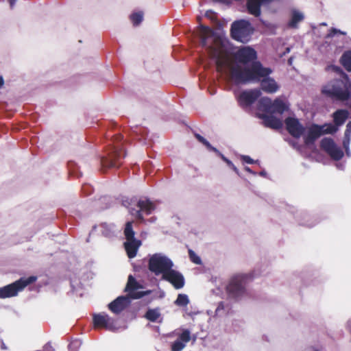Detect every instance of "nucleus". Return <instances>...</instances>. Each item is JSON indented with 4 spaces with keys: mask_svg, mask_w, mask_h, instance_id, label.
<instances>
[{
    "mask_svg": "<svg viewBox=\"0 0 351 351\" xmlns=\"http://www.w3.org/2000/svg\"><path fill=\"white\" fill-rule=\"evenodd\" d=\"M199 35L202 47H207L210 57L215 61L217 71L226 74L237 84H241L234 79L235 74H244L252 71L254 66L261 64L256 60V52L250 47H243L234 54V60L231 58L226 49L216 43L213 46H208L207 39L213 36V32L208 27L202 25Z\"/></svg>",
    "mask_w": 351,
    "mask_h": 351,
    "instance_id": "f257e3e1",
    "label": "nucleus"
},
{
    "mask_svg": "<svg viewBox=\"0 0 351 351\" xmlns=\"http://www.w3.org/2000/svg\"><path fill=\"white\" fill-rule=\"evenodd\" d=\"M272 71L269 68L263 67L261 64H256L254 66L252 71L244 74H235L234 79L241 84L260 82L261 89L269 94L276 93L280 86L276 80L269 77Z\"/></svg>",
    "mask_w": 351,
    "mask_h": 351,
    "instance_id": "f03ea898",
    "label": "nucleus"
},
{
    "mask_svg": "<svg viewBox=\"0 0 351 351\" xmlns=\"http://www.w3.org/2000/svg\"><path fill=\"white\" fill-rule=\"evenodd\" d=\"M322 92L332 98L346 100L351 93V82L348 75L342 73L341 79L334 80L324 86Z\"/></svg>",
    "mask_w": 351,
    "mask_h": 351,
    "instance_id": "7ed1b4c3",
    "label": "nucleus"
},
{
    "mask_svg": "<svg viewBox=\"0 0 351 351\" xmlns=\"http://www.w3.org/2000/svg\"><path fill=\"white\" fill-rule=\"evenodd\" d=\"M252 277L250 274H237L229 280L226 286L228 295L233 299H238L245 293V287L247 282L252 280Z\"/></svg>",
    "mask_w": 351,
    "mask_h": 351,
    "instance_id": "20e7f679",
    "label": "nucleus"
},
{
    "mask_svg": "<svg viewBox=\"0 0 351 351\" xmlns=\"http://www.w3.org/2000/svg\"><path fill=\"white\" fill-rule=\"evenodd\" d=\"M37 277L31 276L27 278L22 277L15 282L0 288V298L15 297L22 291L27 286L35 282Z\"/></svg>",
    "mask_w": 351,
    "mask_h": 351,
    "instance_id": "39448f33",
    "label": "nucleus"
},
{
    "mask_svg": "<svg viewBox=\"0 0 351 351\" xmlns=\"http://www.w3.org/2000/svg\"><path fill=\"white\" fill-rule=\"evenodd\" d=\"M252 32L253 29L251 24L245 20L235 21L231 27L232 38L241 43L248 42Z\"/></svg>",
    "mask_w": 351,
    "mask_h": 351,
    "instance_id": "423d86ee",
    "label": "nucleus"
},
{
    "mask_svg": "<svg viewBox=\"0 0 351 351\" xmlns=\"http://www.w3.org/2000/svg\"><path fill=\"white\" fill-rule=\"evenodd\" d=\"M134 234L132 222H127L124 229V235L126 239V241L124 243V247L128 257L130 258L136 256L138 250L141 245V241L135 239Z\"/></svg>",
    "mask_w": 351,
    "mask_h": 351,
    "instance_id": "0eeeda50",
    "label": "nucleus"
},
{
    "mask_svg": "<svg viewBox=\"0 0 351 351\" xmlns=\"http://www.w3.org/2000/svg\"><path fill=\"white\" fill-rule=\"evenodd\" d=\"M337 131V128L332 124L325 125L322 127L313 125L308 130L307 134L304 137V143L306 145H309L318 138L321 134H332Z\"/></svg>",
    "mask_w": 351,
    "mask_h": 351,
    "instance_id": "6e6552de",
    "label": "nucleus"
},
{
    "mask_svg": "<svg viewBox=\"0 0 351 351\" xmlns=\"http://www.w3.org/2000/svg\"><path fill=\"white\" fill-rule=\"evenodd\" d=\"M261 94L260 90L251 89L243 90L236 97L239 105L243 108H245L250 107L261 96Z\"/></svg>",
    "mask_w": 351,
    "mask_h": 351,
    "instance_id": "1a4fd4ad",
    "label": "nucleus"
},
{
    "mask_svg": "<svg viewBox=\"0 0 351 351\" xmlns=\"http://www.w3.org/2000/svg\"><path fill=\"white\" fill-rule=\"evenodd\" d=\"M141 288H142V285L136 280L132 275H130L124 289V291L128 293L126 295L130 299H140L149 293L148 291H136Z\"/></svg>",
    "mask_w": 351,
    "mask_h": 351,
    "instance_id": "9d476101",
    "label": "nucleus"
},
{
    "mask_svg": "<svg viewBox=\"0 0 351 351\" xmlns=\"http://www.w3.org/2000/svg\"><path fill=\"white\" fill-rule=\"evenodd\" d=\"M322 148L330 155V156L335 160H340L343 156V152L333 141L332 139L325 138L321 141Z\"/></svg>",
    "mask_w": 351,
    "mask_h": 351,
    "instance_id": "9b49d317",
    "label": "nucleus"
},
{
    "mask_svg": "<svg viewBox=\"0 0 351 351\" xmlns=\"http://www.w3.org/2000/svg\"><path fill=\"white\" fill-rule=\"evenodd\" d=\"M137 206L138 210L130 209V213L135 217L143 220V214L149 215L154 209L155 206L148 199H140Z\"/></svg>",
    "mask_w": 351,
    "mask_h": 351,
    "instance_id": "f8f14e48",
    "label": "nucleus"
},
{
    "mask_svg": "<svg viewBox=\"0 0 351 351\" xmlns=\"http://www.w3.org/2000/svg\"><path fill=\"white\" fill-rule=\"evenodd\" d=\"M93 324L95 328H104L112 330L114 328V320L106 313L93 315Z\"/></svg>",
    "mask_w": 351,
    "mask_h": 351,
    "instance_id": "ddd939ff",
    "label": "nucleus"
},
{
    "mask_svg": "<svg viewBox=\"0 0 351 351\" xmlns=\"http://www.w3.org/2000/svg\"><path fill=\"white\" fill-rule=\"evenodd\" d=\"M285 124L287 131L293 137L299 138L303 134L304 128L298 119L288 117L285 119Z\"/></svg>",
    "mask_w": 351,
    "mask_h": 351,
    "instance_id": "4468645a",
    "label": "nucleus"
},
{
    "mask_svg": "<svg viewBox=\"0 0 351 351\" xmlns=\"http://www.w3.org/2000/svg\"><path fill=\"white\" fill-rule=\"evenodd\" d=\"M131 299L127 295L117 298L108 304V308L114 313L119 314L130 306Z\"/></svg>",
    "mask_w": 351,
    "mask_h": 351,
    "instance_id": "2eb2a0df",
    "label": "nucleus"
},
{
    "mask_svg": "<svg viewBox=\"0 0 351 351\" xmlns=\"http://www.w3.org/2000/svg\"><path fill=\"white\" fill-rule=\"evenodd\" d=\"M164 279L171 283L177 289L182 288L184 285L183 276L178 271L171 269V268L169 270L165 272Z\"/></svg>",
    "mask_w": 351,
    "mask_h": 351,
    "instance_id": "dca6fc26",
    "label": "nucleus"
},
{
    "mask_svg": "<svg viewBox=\"0 0 351 351\" xmlns=\"http://www.w3.org/2000/svg\"><path fill=\"white\" fill-rule=\"evenodd\" d=\"M258 117L263 120V123L266 127L274 129H279L282 126V120L275 117L274 115L260 114Z\"/></svg>",
    "mask_w": 351,
    "mask_h": 351,
    "instance_id": "f3484780",
    "label": "nucleus"
},
{
    "mask_svg": "<svg viewBox=\"0 0 351 351\" xmlns=\"http://www.w3.org/2000/svg\"><path fill=\"white\" fill-rule=\"evenodd\" d=\"M338 34L345 36L346 35V32H342L339 29H337L336 28H331L328 33L325 36V42L321 45L320 49L325 52H328L331 51L332 46L329 44H328V40L333 38L334 37L337 36Z\"/></svg>",
    "mask_w": 351,
    "mask_h": 351,
    "instance_id": "a211bd4d",
    "label": "nucleus"
},
{
    "mask_svg": "<svg viewBox=\"0 0 351 351\" xmlns=\"http://www.w3.org/2000/svg\"><path fill=\"white\" fill-rule=\"evenodd\" d=\"M304 19V14L295 9H293L291 12V19L288 23V26L291 28H296L298 24L302 21Z\"/></svg>",
    "mask_w": 351,
    "mask_h": 351,
    "instance_id": "6ab92c4d",
    "label": "nucleus"
},
{
    "mask_svg": "<svg viewBox=\"0 0 351 351\" xmlns=\"http://www.w3.org/2000/svg\"><path fill=\"white\" fill-rule=\"evenodd\" d=\"M120 155V152L119 150H114L109 158H104L101 159V162L103 167H117L115 162V159L119 158Z\"/></svg>",
    "mask_w": 351,
    "mask_h": 351,
    "instance_id": "aec40b11",
    "label": "nucleus"
},
{
    "mask_svg": "<svg viewBox=\"0 0 351 351\" xmlns=\"http://www.w3.org/2000/svg\"><path fill=\"white\" fill-rule=\"evenodd\" d=\"M288 109L287 105L281 99H276L273 101L272 106L270 110L271 114H282Z\"/></svg>",
    "mask_w": 351,
    "mask_h": 351,
    "instance_id": "412c9836",
    "label": "nucleus"
},
{
    "mask_svg": "<svg viewBox=\"0 0 351 351\" xmlns=\"http://www.w3.org/2000/svg\"><path fill=\"white\" fill-rule=\"evenodd\" d=\"M348 117V112L346 110H339L336 111L333 114L334 121L335 123V126L338 129L337 127L343 124Z\"/></svg>",
    "mask_w": 351,
    "mask_h": 351,
    "instance_id": "4be33fe9",
    "label": "nucleus"
},
{
    "mask_svg": "<svg viewBox=\"0 0 351 351\" xmlns=\"http://www.w3.org/2000/svg\"><path fill=\"white\" fill-rule=\"evenodd\" d=\"M149 263H173L171 259L162 253L153 254L149 260Z\"/></svg>",
    "mask_w": 351,
    "mask_h": 351,
    "instance_id": "5701e85b",
    "label": "nucleus"
},
{
    "mask_svg": "<svg viewBox=\"0 0 351 351\" xmlns=\"http://www.w3.org/2000/svg\"><path fill=\"white\" fill-rule=\"evenodd\" d=\"M272 104L273 101L270 98L267 97H262L258 101V110L266 113H269L272 106Z\"/></svg>",
    "mask_w": 351,
    "mask_h": 351,
    "instance_id": "b1692460",
    "label": "nucleus"
},
{
    "mask_svg": "<svg viewBox=\"0 0 351 351\" xmlns=\"http://www.w3.org/2000/svg\"><path fill=\"white\" fill-rule=\"evenodd\" d=\"M350 133H351V121L348 122L346 125V130L344 134V139L343 141V145L346 149V154L350 156V152L349 149V145L350 142Z\"/></svg>",
    "mask_w": 351,
    "mask_h": 351,
    "instance_id": "393cba45",
    "label": "nucleus"
},
{
    "mask_svg": "<svg viewBox=\"0 0 351 351\" xmlns=\"http://www.w3.org/2000/svg\"><path fill=\"white\" fill-rule=\"evenodd\" d=\"M173 265H148L149 269L156 274L162 273L163 275L166 271L170 269Z\"/></svg>",
    "mask_w": 351,
    "mask_h": 351,
    "instance_id": "a878e982",
    "label": "nucleus"
},
{
    "mask_svg": "<svg viewBox=\"0 0 351 351\" xmlns=\"http://www.w3.org/2000/svg\"><path fill=\"white\" fill-rule=\"evenodd\" d=\"M341 63L349 72H351V51L345 52L341 58Z\"/></svg>",
    "mask_w": 351,
    "mask_h": 351,
    "instance_id": "bb28decb",
    "label": "nucleus"
},
{
    "mask_svg": "<svg viewBox=\"0 0 351 351\" xmlns=\"http://www.w3.org/2000/svg\"><path fill=\"white\" fill-rule=\"evenodd\" d=\"M160 313L158 309H149L145 315V317L150 322H156L160 317Z\"/></svg>",
    "mask_w": 351,
    "mask_h": 351,
    "instance_id": "cd10ccee",
    "label": "nucleus"
},
{
    "mask_svg": "<svg viewBox=\"0 0 351 351\" xmlns=\"http://www.w3.org/2000/svg\"><path fill=\"white\" fill-rule=\"evenodd\" d=\"M100 228L101 233L106 237H110L114 231V226L106 223H102Z\"/></svg>",
    "mask_w": 351,
    "mask_h": 351,
    "instance_id": "c85d7f7f",
    "label": "nucleus"
},
{
    "mask_svg": "<svg viewBox=\"0 0 351 351\" xmlns=\"http://www.w3.org/2000/svg\"><path fill=\"white\" fill-rule=\"evenodd\" d=\"M174 303L179 306H186L189 303V300L187 295L180 293Z\"/></svg>",
    "mask_w": 351,
    "mask_h": 351,
    "instance_id": "c756f323",
    "label": "nucleus"
},
{
    "mask_svg": "<svg viewBox=\"0 0 351 351\" xmlns=\"http://www.w3.org/2000/svg\"><path fill=\"white\" fill-rule=\"evenodd\" d=\"M134 25H138L141 23L143 19V14L141 12L134 13L130 16Z\"/></svg>",
    "mask_w": 351,
    "mask_h": 351,
    "instance_id": "7c9ffc66",
    "label": "nucleus"
},
{
    "mask_svg": "<svg viewBox=\"0 0 351 351\" xmlns=\"http://www.w3.org/2000/svg\"><path fill=\"white\" fill-rule=\"evenodd\" d=\"M196 138L199 140V141L202 143L209 150L213 152H217V149L213 147L206 139H205L199 134H196Z\"/></svg>",
    "mask_w": 351,
    "mask_h": 351,
    "instance_id": "2f4dec72",
    "label": "nucleus"
},
{
    "mask_svg": "<svg viewBox=\"0 0 351 351\" xmlns=\"http://www.w3.org/2000/svg\"><path fill=\"white\" fill-rule=\"evenodd\" d=\"M190 261L193 263H202L201 258L192 250H189Z\"/></svg>",
    "mask_w": 351,
    "mask_h": 351,
    "instance_id": "473e14b6",
    "label": "nucleus"
},
{
    "mask_svg": "<svg viewBox=\"0 0 351 351\" xmlns=\"http://www.w3.org/2000/svg\"><path fill=\"white\" fill-rule=\"evenodd\" d=\"M185 347V343L182 342L180 340L177 339L175 341L171 346L172 351H181Z\"/></svg>",
    "mask_w": 351,
    "mask_h": 351,
    "instance_id": "72a5a7b5",
    "label": "nucleus"
},
{
    "mask_svg": "<svg viewBox=\"0 0 351 351\" xmlns=\"http://www.w3.org/2000/svg\"><path fill=\"white\" fill-rule=\"evenodd\" d=\"M190 332L188 330H184L179 336L178 340H180L182 342L187 343L190 341Z\"/></svg>",
    "mask_w": 351,
    "mask_h": 351,
    "instance_id": "f704fd0d",
    "label": "nucleus"
},
{
    "mask_svg": "<svg viewBox=\"0 0 351 351\" xmlns=\"http://www.w3.org/2000/svg\"><path fill=\"white\" fill-rule=\"evenodd\" d=\"M225 162L227 164L228 166H229L231 169H232V170L236 173H237L238 175L239 174L238 169L234 165V164L229 159H228Z\"/></svg>",
    "mask_w": 351,
    "mask_h": 351,
    "instance_id": "c9c22d12",
    "label": "nucleus"
},
{
    "mask_svg": "<svg viewBox=\"0 0 351 351\" xmlns=\"http://www.w3.org/2000/svg\"><path fill=\"white\" fill-rule=\"evenodd\" d=\"M241 158L243 161H245V162H247L248 164H253V163L256 162L253 159H252L248 156H242Z\"/></svg>",
    "mask_w": 351,
    "mask_h": 351,
    "instance_id": "e433bc0d",
    "label": "nucleus"
},
{
    "mask_svg": "<svg viewBox=\"0 0 351 351\" xmlns=\"http://www.w3.org/2000/svg\"><path fill=\"white\" fill-rule=\"evenodd\" d=\"M218 156H219L221 157V158L224 161L226 162L228 158L224 156V155H223L218 149H217V152H215Z\"/></svg>",
    "mask_w": 351,
    "mask_h": 351,
    "instance_id": "4c0bfd02",
    "label": "nucleus"
},
{
    "mask_svg": "<svg viewBox=\"0 0 351 351\" xmlns=\"http://www.w3.org/2000/svg\"><path fill=\"white\" fill-rule=\"evenodd\" d=\"M218 156H219L221 157V158L224 161L226 162L228 158L224 156V155H223L218 149H217V152H215Z\"/></svg>",
    "mask_w": 351,
    "mask_h": 351,
    "instance_id": "58836bf2",
    "label": "nucleus"
},
{
    "mask_svg": "<svg viewBox=\"0 0 351 351\" xmlns=\"http://www.w3.org/2000/svg\"><path fill=\"white\" fill-rule=\"evenodd\" d=\"M17 0H8L10 7L13 8Z\"/></svg>",
    "mask_w": 351,
    "mask_h": 351,
    "instance_id": "ea45409f",
    "label": "nucleus"
},
{
    "mask_svg": "<svg viewBox=\"0 0 351 351\" xmlns=\"http://www.w3.org/2000/svg\"><path fill=\"white\" fill-rule=\"evenodd\" d=\"M245 170L246 171H247V172L250 173L255 174V173H254V172L252 171V169H251L250 167H245Z\"/></svg>",
    "mask_w": 351,
    "mask_h": 351,
    "instance_id": "a19ab883",
    "label": "nucleus"
},
{
    "mask_svg": "<svg viewBox=\"0 0 351 351\" xmlns=\"http://www.w3.org/2000/svg\"><path fill=\"white\" fill-rule=\"evenodd\" d=\"M3 83H4L3 78L1 76H0V88L3 86Z\"/></svg>",
    "mask_w": 351,
    "mask_h": 351,
    "instance_id": "79ce46f5",
    "label": "nucleus"
},
{
    "mask_svg": "<svg viewBox=\"0 0 351 351\" xmlns=\"http://www.w3.org/2000/svg\"><path fill=\"white\" fill-rule=\"evenodd\" d=\"M155 220H156V219H155V218L152 217L150 219H149V222H151V223H153V222H154V221H155Z\"/></svg>",
    "mask_w": 351,
    "mask_h": 351,
    "instance_id": "37998d69",
    "label": "nucleus"
},
{
    "mask_svg": "<svg viewBox=\"0 0 351 351\" xmlns=\"http://www.w3.org/2000/svg\"><path fill=\"white\" fill-rule=\"evenodd\" d=\"M265 174H266V173L265 171L260 172V175L262 176H265Z\"/></svg>",
    "mask_w": 351,
    "mask_h": 351,
    "instance_id": "c03bdc74",
    "label": "nucleus"
},
{
    "mask_svg": "<svg viewBox=\"0 0 351 351\" xmlns=\"http://www.w3.org/2000/svg\"><path fill=\"white\" fill-rule=\"evenodd\" d=\"M320 25L326 26L327 24L326 23H320Z\"/></svg>",
    "mask_w": 351,
    "mask_h": 351,
    "instance_id": "a18cd8bd",
    "label": "nucleus"
},
{
    "mask_svg": "<svg viewBox=\"0 0 351 351\" xmlns=\"http://www.w3.org/2000/svg\"><path fill=\"white\" fill-rule=\"evenodd\" d=\"M315 351H319V350H315Z\"/></svg>",
    "mask_w": 351,
    "mask_h": 351,
    "instance_id": "49530a36",
    "label": "nucleus"
}]
</instances>
